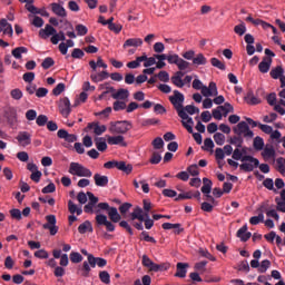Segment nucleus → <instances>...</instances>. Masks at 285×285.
I'll list each match as a JSON object with an SVG mask.
<instances>
[{"instance_id":"46","label":"nucleus","mask_w":285,"mask_h":285,"mask_svg":"<svg viewBox=\"0 0 285 285\" xmlns=\"http://www.w3.org/2000/svg\"><path fill=\"white\" fill-rule=\"evenodd\" d=\"M156 77L159 79V81H163V83H168L170 81V75L168 71H160Z\"/></svg>"},{"instance_id":"55","label":"nucleus","mask_w":285,"mask_h":285,"mask_svg":"<svg viewBox=\"0 0 285 285\" xmlns=\"http://www.w3.org/2000/svg\"><path fill=\"white\" fill-rule=\"evenodd\" d=\"M178 67V69L180 70L179 72L184 71V70H188L190 62L184 60V59H178V62L176 65Z\"/></svg>"},{"instance_id":"43","label":"nucleus","mask_w":285,"mask_h":285,"mask_svg":"<svg viewBox=\"0 0 285 285\" xmlns=\"http://www.w3.org/2000/svg\"><path fill=\"white\" fill-rule=\"evenodd\" d=\"M214 141L217 144V146H224V144H226V136H224L222 132H216L214 135Z\"/></svg>"},{"instance_id":"41","label":"nucleus","mask_w":285,"mask_h":285,"mask_svg":"<svg viewBox=\"0 0 285 285\" xmlns=\"http://www.w3.org/2000/svg\"><path fill=\"white\" fill-rule=\"evenodd\" d=\"M206 266H208V261H202L195 264L194 268L197 273L204 274L206 273Z\"/></svg>"},{"instance_id":"28","label":"nucleus","mask_w":285,"mask_h":285,"mask_svg":"<svg viewBox=\"0 0 285 285\" xmlns=\"http://www.w3.org/2000/svg\"><path fill=\"white\" fill-rule=\"evenodd\" d=\"M146 60V53H144L140 57H137L136 60L129 61L127 63V68H129L130 70H135L137 68H139L141 66V62Z\"/></svg>"},{"instance_id":"33","label":"nucleus","mask_w":285,"mask_h":285,"mask_svg":"<svg viewBox=\"0 0 285 285\" xmlns=\"http://www.w3.org/2000/svg\"><path fill=\"white\" fill-rule=\"evenodd\" d=\"M79 274L81 275V277H90V262L89 261H85L82 263V266L79 267Z\"/></svg>"},{"instance_id":"48","label":"nucleus","mask_w":285,"mask_h":285,"mask_svg":"<svg viewBox=\"0 0 285 285\" xmlns=\"http://www.w3.org/2000/svg\"><path fill=\"white\" fill-rule=\"evenodd\" d=\"M151 146H154L155 150H161V148H164V139L161 137L155 138Z\"/></svg>"},{"instance_id":"3","label":"nucleus","mask_w":285,"mask_h":285,"mask_svg":"<svg viewBox=\"0 0 285 285\" xmlns=\"http://www.w3.org/2000/svg\"><path fill=\"white\" fill-rule=\"evenodd\" d=\"M101 210H110V205L108 203H99L95 205L94 213H96V223L98 226H106L108 233H115V224L108 220V216L101 213Z\"/></svg>"},{"instance_id":"8","label":"nucleus","mask_w":285,"mask_h":285,"mask_svg":"<svg viewBox=\"0 0 285 285\" xmlns=\"http://www.w3.org/2000/svg\"><path fill=\"white\" fill-rule=\"evenodd\" d=\"M47 223L42 225L45 230H49L50 235L55 236L59 233V227H57V216L55 215H47L46 216Z\"/></svg>"},{"instance_id":"22","label":"nucleus","mask_w":285,"mask_h":285,"mask_svg":"<svg viewBox=\"0 0 285 285\" xmlns=\"http://www.w3.org/2000/svg\"><path fill=\"white\" fill-rule=\"evenodd\" d=\"M89 130H94V132L99 137L102 132H106L108 128L106 125H99V122H90L88 124Z\"/></svg>"},{"instance_id":"31","label":"nucleus","mask_w":285,"mask_h":285,"mask_svg":"<svg viewBox=\"0 0 285 285\" xmlns=\"http://www.w3.org/2000/svg\"><path fill=\"white\" fill-rule=\"evenodd\" d=\"M261 213H266L267 217H273L276 222H279V214H277V210L269 209L266 207V205L261 206Z\"/></svg>"},{"instance_id":"9","label":"nucleus","mask_w":285,"mask_h":285,"mask_svg":"<svg viewBox=\"0 0 285 285\" xmlns=\"http://www.w3.org/2000/svg\"><path fill=\"white\" fill-rule=\"evenodd\" d=\"M261 156L263 157L264 161H268L273 159L275 161V157L277 153L275 151V147L272 144H266L265 148L262 149Z\"/></svg>"},{"instance_id":"54","label":"nucleus","mask_w":285,"mask_h":285,"mask_svg":"<svg viewBox=\"0 0 285 285\" xmlns=\"http://www.w3.org/2000/svg\"><path fill=\"white\" fill-rule=\"evenodd\" d=\"M99 279L102 284H110V274L107 271L99 273Z\"/></svg>"},{"instance_id":"57","label":"nucleus","mask_w":285,"mask_h":285,"mask_svg":"<svg viewBox=\"0 0 285 285\" xmlns=\"http://www.w3.org/2000/svg\"><path fill=\"white\" fill-rule=\"evenodd\" d=\"M183 110L188 115H199V108L193 105H187Z\"/></svg>"},{"instance_id":"13","label":"nucleus","mask_w":285,"mask_h":285,"mask_svg":"<svg viewBox=\"0 0 285 285\" xmlns=\"http://www.w3.org/2000/svg\"><path fill=\"white\" fill-rule=\"evenodd\" d=\"M88 262H89L91 268H96L97 266L99 268H104V266H106L108 264V261H106L105 258L95 257L94 255L88 256Z\"/></svg>"},{"instance_id":"24","label":"nucleus","mask_w":285,"mask_h":285,"mask_svg":"<svg viewBox=\"0 0 285 285\" xmlns=\"http://www.w3.org/2000/svg\"><path fill=\"white\" fill-rule=\"evenodd\" d=\"M161 227L164 228V230H173V228H177L178 230H175V235H180L181 233H184V228H181V224L179 223L177 224L164 223Z\"/></svg>"},{"instance_id":"60","label":"nucleus","mask_w":285,"mask_h":285,"mask_svg":"<svg viewBox=\"0 0 285 285\" xmlns=\"http://www.w3.org/2000/svg\"><path fill=\"white\" fill-rule=\"evenodd\" d=\"M271 268V261L264 259L258 268L259 273H266Z\"/></svg>"},{"instance_id":"61","label":"nucleus","mask_w":285,"mask_h":285,"mask_svg":"<svg viewBox=\"0 0 285 285\" xmlns=\"http://www.w3.org/2000/svg\"><path fill=\"white\" fill-rule=\"evenodd\" d=\"M156 124H159V119L157 118H147L141 121V126H156Z\"/></svg>"},{"instance_id":"34","label":"nucleus","mask_w":285,"mask_h":285,"mask_svg":"<svg viewBox=\"0 0 285 285\" xmlns=\"http://www.w3.org/2000/svg\"><path fill=\"white\" fill-rule=\"evenodd\" d=\"M194 66H206L208 63V59L205 58L204 53H198L193 59Z\"/></svg>"},{"instance_id":"16","label":"nucleus","mask_w":285,"mask_h":285,"mask_svg":"<svg viewBox=\"0 0 285 285\" xmlns=\"http://www.w3.org/2000/svg\"><path fill=\"white\" fill-rule=\"evenodd\" d=\"M271 66H273V58L264 57L263 60L258 65V70L263 75H266V72H268V70H271Z\"/></svg>"},{"instance_id":"1","label":"nucleus","mask_w":285,"mask_h":285,"mask_svg":"<svg viewBox=\"0 0 285 285\" xmlns=\"http://www.w3.org/2000/svg\"><path fill=\"white\" fill-rule=\"evenodd\" d=\"M170 104H173L175 110L178 112V117H180L181 125L186 128L187 132L193 135V126H195V121L186 114L184 110V94L179 92V90L174 91V96L169 97Z\"/></svg>"},{"instance_id":"53","label":"nucleus","mask_w":285,"mask_h":285,"mask_svg":"<svg viewBox=\"0 0 285 285\" xmlns=\"http://www.w3.org/2000/svg\"><path fill=\"white\" fill-rule=\"evenodd\" d=\"M63 90H66V85L60 82L52 89V95H55V97H59Z\"/></svg>"},{"instance_id":"17","label":"nucleus","mask_w":285,"mask_h":285,"mask_svg":"<svg viewBox=\"0 0 285 285\" xmlns=\"http://www.w3.org/2000/svg\"><path fill=\"white\" fill-rule=\"evenodd\" d=\"M236 237H238V239H240V242H248V239H250V237H253V234L250 232H248V226L244 225L243 227H240L237 230Z\"/></svg>"},{"instance_id":"62","label":"nucleus","mask_w":285,"mask_h":285,"mask_svg":"<svg viewBox=\"0 0 285 285\" xmlns=\"http://www.w3.org/2000/svg\"><path fill=\"white\" fill-rule=\"evenodd\" d=\"M10 215L12 219H17L18 222H21L22 219V214L20 209H17V208L11 209Z\"/></svg>"},{"instance_id":"50","label":"nucleus","mask_w":285,"mask_h":285,"mask_svg":"<svg viewBox=\"0 0 285 285\" xmlns=\"http://www.w3.org/2000/svg\"><path fill=\"white\" fill-rule=\"evenodd\" d=\"M263 186L267 188V190H274V193H277V189H275V183H273V178H266L263 181Z\"/></svg>"},{"instance_id":"63","label":"nucleus","mask_w":285,"mask_h":285,"mask_svg":"<svg viewBox=\"0 0 285 285\" xmlns=\"http://www.w3.org/2000/svg\"><path fill=\"white\" fill-rule=\"evenodd\" d=\"M55 190H57V186H55V183H50L49 185H47L46 187L42 188L43 195L55 193Z\"/></svg>"},{"instance_id":"27","label":"nucleus","mask_w":285,"mask_h":285,"mask_svg":"<svg viewBox=\"0 0 285 285\" xmlns=\"http://www.w3.org/2000/svg\"><path fill=\"white\" fill-rule=\"evenodd\" d=\"M95 144L99 153H106V150H108V144H106V138L104 137L95 138Z\"/></svg>"},{"instance_id":"49","label":"nucleus","mask_w":285,"mask_h":285,"mask_svg":"<svg viewBox=\"0 0 285 285\" xmlns=\"http://www.w3.org/2000/svg\"><path fill=\"white\" fill-rule=\"evenodd\" d=\"M76 32H77L78 37H86V35H88V27H86L83 24H77Z\"/></svg>"},{"instance_id":"51","label":"nucleus","mask_w":285,"mask_h":285,"mask_svg":"<svg viewBox=\"0 0 285 285\" xmlns=\"http://www.w3.org/2000/svg\"><path fill=\"white\" fill-rule=\"evenodd\" d=\"M276 164H277L278 173H281V175H284V173H285V158L284 157L277 158Z\"/></svg>"},{"instance_id":"36","label":"nucleus","mask_w":285,"mask_h":285,"mask_svg":"<svg viewBox=\"0 0 285 285\" xmlns=\"http://www.w3.org/2000/svg\"><path fill=\"white\" fill-rule=\"evenodd\" d=\"M131 219L132 222H135V219L144 222V209H141V207H136L131 213Z\"/></svg>"},{"instance_id":"52","label":"nucleus","mask_w":285,"mask_h":285,"mask_svg":"<svg viewBox=\"0 0 285 285\" xmlns=\"http://www.w3.org/2000/svg\"><path fill=\"white\" fill-rule=\"evenodd\" d=\"M52 66H55V59L50 57H47L41 63L43 70H49V68H52Z\"/></svg>"},{"instance_id":"59","label":"nucleus","mask_w":285,"mask_h":285,"mask_svg":"<svg viewBox=\"0 0 285 285\" xmlns=\"http://www.w3.org/2000/svg\"><path fill=\"white\" fill-rule=\"evenodd\" d=\"M36 124L37 126H46L48 124V116L46 115H39L37 118H36Z\"/></svg>"},{"instance_id":"25","label":"nucleus","mask_w":285,"mask_h":285,"mask_svg":"<svg viewBox=\"0 0 285 285\" xmlns=\"http://www.w3.org/2000/svg\"><path fill=\"white\" fill-rule=\"evenodd\" d=\"M94 180L96 186H99L100 188H105V186H108V176H101L100 174H95Z\"/></svg>"},{"instance_id":"5","label":"nucleus","mask_w":285,"mask_h":285,"mask_svg":"<svg viewBox=\"0 0 285 285\" xmlns=\"http://www.w3.org/2000/svg\"><path fill=\"white\" fill-rule=\"evenodd\" d=\"M104 168H106L107 170H111V168H117L118 170L126 173V175H130L132 173V165H127L126 161L110 160L104 164Z\"/></svg>"},{"instance_id":"2","label":"nucleus","mask_w":285,"mask_h":285,"mask_svg":"<svg viewBox=\"0 0 285 285\" xmlns=\"http://www.w3.org/2000/svg\"><path fill=\"white\" fill-rule=\"evenodd\" d=\"M232 158L235 159V161H243V164L239 166L240 170H244V173H253L257 166H259V159L250 156V155H242V149L237 147L232 155Z\"/></svg>"},{"instance_id":"44","label":"nucleus","mask_w":285,"mask_h":285,"mask_svg":"<svg viewBox=\"0 0 285 285\" xmlns=\"http://www.w3.org/2000/svg\"><path fill=\"white\" fill-rule=\"evenodd\" d=\"M264 222V213L261 212V214H258V216H253L249 218V224H252V226H257V224Z\"/></svg>"},{"instance_id":"40","label":"nucleus","mask_w":285,"mask_h":285,"mask_svg":"<svg viewBox=\"0 0 285 285\" xmlns=\"http://www.w3.org/2000/svg\"><path fill=\"white\" fill-rule=\"evenodd\" d=\"M235 35H238V37H244L246 35V23L240 22L239 24L234 27Z\"/></svg>"},{"instance_id":"4","label":"nucleus","mask_w":285,"mask_h":285,"mask_svg":"<svg viewBox=\"0 0 285 285\" xmlns=\"http://www.w3.org/2000/svg\"><path fill=\"white\" fill-rule=\"evenodd\" d=\"M132 129V124L128 120H120L116 122H110L109 132L111 135H126L128 130Z\"/></svg>"},{"instance_id":"10","label":"nucleus","mask_w":285,"mask_h":285,"mask_svg":"<svg viewBox=\"0 0 285 285\" xmlns=\"http://www.w3.org/2000/svg\"><path fill=\"white\" fill-rule=\"evenodd\" d=\"M59 111L62 115V117H68L72 111V109L70 108V99H68V97L60 99Z\"/></svg>"},{"instance_id":"29","label":"nucleus","mask_w":285,"mask_h":285,"mask_svg":"<svg viewBox=\"0 0 285 285\" xmlns=\"http://www.w3.org/2000/svg\"><path fill=\"white\" fill-rule=\"evenodd\" d=\"M253 147H254V150H256L257 153L265 149L266 145L264 144V138L256 136L253 140Z\"/></svg>"},{"instance_id":"6","label":"nucleus","mask_w":285,"mask_h":285,"mask_svg":"<svg viewBox=\"0 0 285 285\" xmlns=\"http://www.w3.org/2000/svg\"><path fill=\"white\" fill-rule=\"evenodd\" d=\"M69 173L77 177H92V171L79 163H70Z\"/></svg>"},{"instance_id":"35","label":"nucleus","mask_w":285,"mask_h":285,"mask_svg":"<svg viewBox=\"0 0 285 285\" xmlns=\"http://www.w3.org/2000/svg\"><path fill=\"white\" fill-rule=\"evenodd\" d=\"M269 75L272 79H279L284 76V68L282 66H277L276 68L271 70Z\"/></svg>"},{"instance_id":"12","label":"nucleus","mask_w":285,"mask_h":285,"mask_svg":"<svg viewBox=\"0 0 285 285\" xmlns=\"http://www.w3.org/2000/svg\"><path fill=\"white\" fill-rule=\"evenodd\" d=\"M107 144H109V146H122L124 148H126V146H128L124 136H121V135L108 136Z\"/></svg>"},{"instance_id":"45","label":"nucleus","mask_w":285,"mask_h":285,"mask_svg":"<svg viewBox=\"0 0 285 285\" xmlns=\"http://www.w3.org/2000/svg\"><path fill=\"white\" fill-rule=\"evenodd\" d=\"M210 63L214 66V68H218V70H226V65L217 58H212Z\"/></svg>"},{"instance_id":"47","label":"nucleus","mask_w":285,"mask_h":285,"mask_svg":"<svg viewBox=\"0 0 285 285\" xmlns=\"http://www.w3.org/2000/svg\"><path fill=\"white\" fill-rule=\"evenodd\" d=\"M246 99L249 106H257V104H262V99L255 97L253 94H248Z\"/></svg>"},{"instance_id":"32","label":"nucleus","mask_w":285,"mask_h":285,"mask_svg":"<svg viewBox=\"0 0 285 285\" xmlns=\"http://www.w3.org/2000/svg\"><path fill=\"white\" fill-rule=\"evenodd\" d=\"M112 99H128L130 97V91L128 89H118L117 92L111 95Z\"/></svg>"},{"instance_id":"39","label":"nucleus","mask_w":285,"mask_h":285,"mask_svg":"<svg viewBox=\"0 0 285 285\" xmlns=\"http://www.w3.org/2000/svg\"><path fill=\"white\" fill-rule=\"evenodd\" d=\"M69 258L72 264H81L83 262V256L79 252H71Z\"/></svg>"},{"instance_id":"21","label":"nucleus","mask_w":285,"mask_h":285,"mask_svg":"<svg viewBox=\"0 0 285 285\" xmlns=\"http://www.w3.org/2000/svg\"><path fill=\"white\" fill-rule=\"evenodd\" d=\"M144 46V40L141 38H129L122 45V48H139Z\"/></svg>"},{"instance_id":"30","label":"nucleus","mask_w":285,"mask_h":285,"mask_svg":"<svg viewBox=\"0 0 285 285\" xmlns=\"http://www.w3.org/2000/svg\"><path fill=\"white\" fill-rule=\"evenodd\" d=\"M203 187H202V193L203 195H210V191L213 190V180L208 178H203Z\"/></svg>"},{"instance_id":"64","label":"nucleus","mask_w":285,"mask_h":285,"mask_svg":"<svg viewBox=\"0 0 285 285\" xmlns=\"http://www.w3.org/2000/svg\"><path fill=\"white\" fill-rule=\"evenodd\" d=\"M276 202V210H279V213H285V200H281L279 198H275Z\"/></svg>"},{"instance_id":"37","label":"nucleus","mask_w":285,"mask_h":285,"mask_svg":"<svg viewBox=\"0 0 285 285\" xmlns=\"http://www.w3.org/2000/svg\"><path fill=\"white\" fill-rule=\"evenodd\" d=\"M11 55L14 57V59H21V55H28V48L17 47L11 51Z\"/></svg>"},{"instance_id":"23","label":"nucleus","mask_w":285,"mask_h":285,"mask_svg":"<svg viewBox=\"0 0 285 285\" xmlns=\"http://www.w3.org/2000/svg\"><path fill=\"white\" fill-rule=\"evenodd\" d=\"M107 210H109L108 217L111 222H114V224L121 222V215L119 214L116 207H109V209Z\"/></svg>"},{"instance_id":"58","label":"nucleus","mask_w":285,"mask_h":285,"mask_svg":"<svg viewBox=\"0 0 285 285\" xmlns=\"http://www.w3.org/2000/svg\"><path fill=\"white\" fill-rule=\"evenodd\" d=\"M161 161V154L159 151H154L151 158L149 159L150 164L157 165Z\"/></svg>"},{"instance_id":"14","label":"nucleus","mask_w":285,"mask_h":285,"mask_svg":"<svg viewBox=\"0 0 285 285\" xmlns=\"http://www.w3.org/2000/svg\"><path fill=\"white\" fill-rule=\"evenodd\" d=\"M57 135L59 139H65L68 144H75L77 141V135L69 134L66 129H59Z\"/></svg>"},{"instance_id":"11","label":"nucleus","mask_w":285,"mask_h":285,"mask_svg":"<svg viewBox=\"0 0 285 285\" xmlns=\"http://www.w3.org/2000/svg\"><path fill=\"white\" fill-rule=\"evenodd\" d=\"M17 141H19L20 146H30L32 144V136L28 131H20L16 137Z\"/></svg>"},{"instance_id":"38","label":"nucleus","mask_w":285,"mask_h":285,"mask_svg":"<svg viewBox=\"0 0 285 285\" xmlns=\"http://www.w3.org/2000/svg\"><path fill=\"white\" fill-rule=\"evenodd\" d=\"M229 144H232V146H236V148H242V146H244V138L239 135L234 136L229 139Z\"/></svg>"},{"instance_id":"18","label":"nucleus","mask_w":285,"mask_h":285,"mask_svg":"<svg viewBox=\"0 0 285 285\" xmlns=\"http://www.w3.org/2000/svg\"><path fill=\"white\" fill-rule=\"evenodd\" d=\"M186 73L184 71H176L174 76L170 78L171 83L176 86V88H184V76Z\"/></svg>"},{"instance_id":"42","label":"nucleus","mask_w":285,"mask_h":285,"mask_svg":"<svg viewBox=\"0 0 285 285\" xmlns=\"http://www.w3.org/2000/svg\"><path fill=\"white\" fill-rule=\"evenodd\" d=\"M215 148V142L213 141L212 138H206L204 140V146H202V150H210L213 153V149Z\"/></svg>"},{"instance_id":"26","label":"nucleus","mask_w":285,"mask_h":285,"mask_svg":"<svg viewBox=\"0 0 285 285\" xmlns=\"http://www.w3.org/2000/svg\"><path fill=\"white\" fill-rule=\"evenodd\" d=\"M78 233H80V235H86V233H92V223H90V220H85L78 226Z\"/></svg>"},{"instance_id":"19","label":"nucleus","mask_w":285,"mask_h":285,"mask_svg":"<svg viewBox=\"0 0 285 285\" xmlns=\"http://www.w3.org/2000/svg\"><path fill=\"white\" fill-rule=\"evenodd\" d=\"M188 263H177L175 277H180L181 279H184V277H186V274L188 273Z\"/></svg>"},{"instance_id":"56","label":"nucleus","mask_w":285,"mask_h":285,"mask_svg":"<svg viewBox=\"0 0 285 285\" xmlns=\"http://www.w3.org/2000/svg\"><path fill=\"white\" fill-rule=\"evenodd\" d=\"M85 56L86 53L83 52V50L79 48H75L71 52L72 59H83Z\"/></svg>"},{"instance_id":"15","label":"nucleus","mask_w":285,"mask_h":285,"mask_svg":"<svg viewBox=\"0 0 285 285\" xmlns=\"http://www.w3.org/2000/svg\"><path fill=\"white\" fill-rule=\"evenodd\" d=\"M50 7H51V12H53L56 17H61V19H65V17H68V12H66V8H63V6L57 2H52Z\"/></svg>"},{"instance_id":"20","label":"nucleus","mask_w":285,"mask_h":285,"mask_svg":"<svg viewBox=\"0 0 285 285\" xmlns=\"http://www.w3.org/2000/svg\"><path fill=\"white\" fill-rule=\"evenodd\" d=\"M52 35H57V29L51 24H46L45 29H40L39 31L41 39H48V37H52Z\"/></svg>"},{"instance_id":"7","label":"nucleus","mask_w":285,"mask_h":285,"mask_svg":"<svg viewBox=\"0 0 285 285\" xmlns=\"http://www.w3.org/2000/svg\"><path fill=\"white\" fill-rule=\"evenodd\" d=\"M233 131L235 135H238L242 137H246L247 139H253L255 137V134L253 130H250V127H248V124L246 121H240L236 127L233 128Z\"/></svg>"}]
</instances>
